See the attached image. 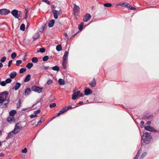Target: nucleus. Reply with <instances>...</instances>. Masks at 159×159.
I'll return each mask as SVG.
<instances>
[{
    "label": "nucleus",
    "instance_id": "f257e3e1",
    "mask_svg": "<svg viewBox=\"0 0 159 159\" xmlns=\"http://www.w3.org/2000/svg\"><path fill=\"white\" fill-rule=\"evenodd\" d=\"M8 94V93L7 91H5L3 92L0 94V103H3L7 98Z\"/></svg>",
    "mask_w": 159,
    "mask_h": 159
},
{
    "label": "nucleus",
    "instance_id": "f03ea898",
    "mask_svg": "<svg viewBox=\"0 0 159 159\" xmlns=\"http://www.w3.org/2000/svg\"><path fill=\"white\" fill-rule=\"evenodd\" d=\"M68 54L69 52L68 51L65 52L63 57L62 65L64 69H65L66 68V64L67 62Z\"/></svg>",
    "mask_w": 159,
    "mask_h": 159
},
{
    "label": "nucleus",
    "instance_id": "7ed1b4c3",
    "mask_svg": "<svg viewBox=\"0 0 159 159\" xmlns=\"http://www.w3.org/2000/svg\"><path fill=\"white\" fill-rule=\"evenodd\" d=\"M11 14L15 18L20 20L22 16V12L16 10H13L11 12Z\"/></svg>",
    "mask_w": 159,
    "mask_h": 159
},
{
    "label": "nucleus",
    "instance_id": "20e7f679",
    "mask_svg": "<svg viewBox=\"0 0 159 159\" xmlns=\"http://www.w3.org/2000/svg\"><path fill=\"white\" fill-rule=\"evenodd\" d=\"M151 136L148 133L144 134L142 136V139L146 144H148L151 141Z\"/></svg>",
    "mask_w": 159,
    "mask_h": 159
},
{
    "label": "nucleus",
    "instance_id": "39448f33",
    "mask_svg": "<svg viewBox=\"0 0 159 159\" xmlns=\"http://www.w3.org/2000/svg\"><path fill=\"white\" fill-rule=\"evenodd\" d=\"M21 128L22 126L20 122L17 123L15 125L14 129L11 132V134L13 133L14 134H16L20 132Z\"/></svg>",
    "mask_w": 159,
    "mask_h": 159
},
{
    "label": "nucleus",
    "instance_id": "423d86ee",
    "mask_svg": "<svg viewBox=\"0 0 159 159\" xmlns=\"http://www.w3.org/2000/svg\"><path fill=\"white\" fill-rule=\"evenodd\" d=\"M52 11L53 12V16L55 19H57L58 18L57 16L61 15L62 13L60 8H59V10L52 9Z\"/></svg>",
    "mask_w": 159,
    "mask_h": 159
},
{
    "label": "nucleus",
    "instance_id": "0eeeda50",
    "mask_svg": "<svg viewBox=\"0 0 159 159\" xmlns=\"http://www.w3.org/2000/svg\"><path fill=\"white\" fill-rule=\"evenodd\" d=\"M73 10L74 14L75 16L77 15L80 12V7L77 6L75 4H74Z\"/></svg>",
    "mask_w": 159,
    "mask_h": 159
},
{
    "label": "nucleus",
    "instance_id": "6e6552de",
    "mask_svg": "<svg viewBox=\"0 0 159 159\" xmlns=\"http://www.w3.org/2000/svg\"><path fill=\"white\" fill-rule=\"evenodd\" d=\"M31 89L32 91L38 93H40L42 92V88L39 87L34 86L32 87Z\"/></svg>",
    "mask_w": 159,
    "mask_h": 159
},
{
    "label": "nucleus",
    "instance_id": "1a4fd4ad",
    "mask_svg": "<svg viewBox=\"0 0 159 159\" xmlns=\"http://www.w3.org/2000/svg\"><path fill=\"white\" fill-rule=\"evenodd\" d=\"M10 13V11L6 9H0V14L2 15H7Z\"/></svg>",
    "mask_w": 159,
    "mask_h": 159
},
{
    "label": "nucleus",
    "instance_id": "9d476101",
    "mask_svg": "<svg viewBox=\"0 0 159 159\" xmlns=\"http://www.w3.org/2000/svg\"><path fill=\"white\" fill-rule=\"evenodd\" d=\"M67 111H68V108L67 107H65L63 108L57 114V115L53 117L52 119L54 118L56 116H60L61 115Z\"/></svg>",
    "mask_w": 159,
    "mask_h": 159
},
{
    "label": "nucleus",
    "instance_id": "9b49d317",
    "mask_svg": "<svg viewBox=\"0 0 159 159\" xmlns=\"http://www.w3.org/2000/svg\"><path fill=\"white\" fill-rule=\"evenodd\" d=\"M144 129L150 131L152 132H156L157 130L153 127L151 126H145L144 127Z\"/></svg>",
    "mask_w": 159,
    "mask_h": 159
},
{
    "label": "nucleus",
    "instance_id": "f8f14e48",
    "mask_svg": "<svg viewBox=\"0 0 159 159\" xmlns=\"http://www.w3.org/2000/svg\"><path fill=\"white\" fill-rule=\"evenodd\" d=\"M91 17V15L89 13L86 14L83 18V21L84 22H87L89 20Z\"/></svg>",
    "mask_w": 159,
    "mask_h": 159
},
{
    "label": "nucleus",
    "instance_id": "ddd939ff",
    "mask_svg": "<svg viewBox=\"0 0 159 159\" xmlns=\"http://www.w3.org/2000/svg\"><path fill=\"white\" fill-rule=\"evenodd\" d=\"M92 91L89 88H86L84 90V94L85 95H88L91 94Z\"/></svg>",
    "mask_w": 159,
    "mask_h": 159
},
{
    "label": "nucleus",
    "instance_id": "4468645a",
    "mask_svg": "<svg viewBox=\"0 0 159 159\" xmlns=\"http://www.w3.org/2000/svg\"><path fill=\"white\" fill-rule=\"evenodd\" d=\"M96 84V81L95 78H94L92 81L89 83V84L92 87H95Z\"/></svg>",
    "mask_w": 159,
    "mask_h": 159
},
{
    "label": "nucleus",
    "instance_id": "2eb2a0df",
    "mask_svg": "<svg viewBox=\"0 0 159 159\" xmlns=\"http://www.w3.org/2000/svg\"><path fill=\"white\" fill-rule=\"evenodd\" d=\"M80 91H78L77 92L74 93L72 95V99L73 100H75L76 99V97L80 95Z\"/></svg>",
    "mask_w": 159,
    "mask_h": 159
},
{
    "label": "nucleus",
    "instance_id": "dca6fc26",
    "mask_svg": "<svg viewBox=\"0 0 159 159\" xmlns=\"http://www.w3.org/2000/svg\"><path fill=\"white\" fill-rule=\"evenodd\" d=\"M55 23V20H50L48 23V26L50 27H52L54 24Z\"/></svg>",
    "mask_w": 159,
    "mask_h": 159
},
{
    "label": "nucleus",
    "instance_id": "f3484780",
    "mask_svg": "<svg viewBox=\"0 0 159 159\" xmlns=\"http://www.w3.org/2000/svg\"><path fill=\"white\" fill-rule=\"evenodd\" d=\"M31 75L30 74H28L24 80L25 82H27L29 81L30 79Z\"/></svg>",
    "mask_w": 159,
    "mask_h": 159
},
{
    "label": "nucleus",
    "instance_id": "a211bd4d",
    "mask_svg": "<svg viewBox=\"0 0 159 159\" xmlns=\"http://www.w3.org/2000/svg\"><path fill=\"white\" fill-rule=\"evenodd\" d=\"M20 84L18 82H17L15 86V87L13 88V89H14L15 90H17L19 88L20 86Z\"/></svg>",
    "mask_w": 159,
    "mask_h": 159
},
{
    "label": "nucleus",
    "instance_id": "6ab92c4d",
    "mask_svg": "<svg viewBox=\"0 0 159 159\" xmlns=\"http://www.w3.org/2000/svg\"><path fill=\"white\" fill-rule=\"evenodd\" d=\"M16 73L15 71H13L11 73V79L14 78L16 76Z\"/></svg>",
    "mask_w": 159,
    "mask_h": 159
},
{
    "label": "nucleus",
    "instance_id": "aec40b11",
    "mask_svg": "<svg viewBox=\"0 0 159 159\" xmlns=\"http://www.w3.org/2000/svg\"><path fill=\"white\" fill-rule=\"evenodd\" d=\"M58 83L61 85H63L65 84V81L61 79H59L58 81Z\"/></svg>",
    "mask_w": 159,
    "mask_h": 159
},
{
    "label": "nucleus",
    "instance_id": "412c9836",
    "mask_svg": "<svg viewBox=\"0 0 159 159\" xmlns=\"http://www.w3.org/2000/svg\"><path fill=\"white\" fill-rule=\"evenodd\" d=\"M16 113L17 112L16 110H13L11 111V117H14Z\"/></svg>",
    "mask_w": 159,
    "mask_h": 159
},
{
    "label": "nucleus",
    "instance_id": "4be33fe9",
    "mask_svg": "<svg viewBox=\"0 0 159 159\" xmlns=\"http://www.w3.org/2000/svg\"><path fill=\"white\" fill-rule=\"evenodd\" d=\"M62 48L61 44L57 46L56 47V50L58 51H60L62 50Z\"/></svg>",
    "mask_w": 159,
    "mask_h": 159
},
{
    "label": "nucleus",
    "instance_id": "5701e85b",
    "mask_svg": "<svg viewBox=\"0 0 159 159\" xmlns=\"http://www.w3.org/2000/svg\"><path fill=\"white\" fill-rule=\"evenodd\" d=\"M39 33H36L34 36L33 37V38L34 39V40H35L39 38Z\"/></svg>",
    "mask_w": 159,
    "mask_h": 159
},
{
    "label": "nucleus",
    "instance_id": "b1692460",
    "mask_svg": "<svg viewBox=\"0 0 159 159\" xmlns=\"http://www.w3.org/2000/svg\"><path fill=\"white\" fill-rule=\"evenodd\" d=\"M31 90L29 88L27 89L25 91V95H27L31 92Z\"/></svg>",
    "mask_w": 159,
    "mask_h": 159
},
{
    "label": "nucleus",
    "instance_id": "393cba45",
    "mask_svg": "<svg viewBox=\"0 0 159 159\" xmlns=\"http://www.w3.org/2000/svg\"><path fill=\"white\" fill-rule=\"evenodd\" d=\"M21 99L20 98H19L18 101V103H17L16 104V108L17 109L20 108L21 107Z\"/></svg>",
    "mask_w": 159,
    "mask_h": 159
},
{
    "label": "nucleus",
    "instance_id": "a878e982",
    "mask_svg": "<svg viewBox=\"0 0 159 159\" xmlns=\"http://www.w3.org/2000/svg\"><path fill=\"white\" fill-rule=\"evenodd\" d=\"M52 69L54 70H55L57 71H59L60 70L59 67L57 66H56L54 67H52Z\"/></svg>",
    "mask_w": 159,
    "mask_h": 159
},
{
    "label": "nucleus",
    "instance_id": "bb28decb",
    "mask_svg": "<svg viewBox=\"0 0 159 159\" xmlns=\"http://www.w3.org/2000/svg\"><path fill=\"white\" fill-rule=\"evenodd\" d=\"M32 61L34 63H37L38 61V59L36 57H33L32 59Z\"/></svg>",
    "mask_w": 159,
    "mask_h": 159
},
{
    "label": "nucleus",
    "instance_id": "cd10ccee",
    "mask_svg": "<svg viewBox=\"0 0 159 159\" xmlns=\"http://www.w3.org/2000/svg\"><path fill=\"white\" fill-rule=\"evenodd\" d=\"M33 66V64L31 63H28L26 66V67L28 69H30Z\"/></svg>",
    "mask_w": 159,
    "mask_h": 159
},
{
    "label": "nucleus",
    "instance_id": "c85d7f7f",
    "mask_svg": "<svg viewBox=\"0 0 159 159\" xmlns=\"http://www.w3.org/2000/svg\"><path fill=\"white\" fill-rule=\"evenodd\" d=\"M45 48H40L39 49V50L37 51V52H40L41 53H43L45 52Z\"/></svg>",
    "mask_w": 159,
    "mask_h": 159
},
{
    "label": "nucleus",
    "instance_id": "c756f323",
    "mask_svg": "<svg viewBox=\"0 0 159 159\" xmlns=\"http://www.w3.org/2000/svg\"><path fill=\"white\" fill-rule=\"evenodd\" d=\"M83 25L84 23L83 22L81 23L79 25V29L80 30H82Z\"/></svg>",
    "mask_w": 159,
    "mask_h": 159
},
{
    "label": "nucleus",
    "instance_id": "7c9ffc66",
    "mask_svg": "<svg viewBox=\"0 0 159 159\" xmlns=\"http://www.w3.org/2000/svg\"><path fill=\"white\" fill-rule=\"evenodd\" d=\"M26 71V69L25 68H21L19 70V72L20 74H22L24 72H25Z\"/></svg>",
    "mask_w": 159,
    "mask_h": 159
},
{
    "label": "nucleus",
    "instance_id": "2f4dec72",
    "mask_svg": "<svg viewBox=\"0 0 159 159\" xmlns=\"http://www.w3.org/2000/svg\"><path fill=\"white\" fill-rule=\"evenodd\" d=\"M20 30L23 31H24L25 30V25L24 24H22L21 25L20 27Z\"/></svg>",
    "mask_w": 159,
    "mask_h": 159
},
{
    "label": "nucleus",
    "instance_id": "473e14b6",
    "mask_svg": "<svg viewBox=\"0 0 159 159\" xmlns=\"http://www.w3.org/2000/svg\"><path fill=\"white\" fill-rule=\"evenodd\" d=\"M104 6L107 7H110L112 6V4L111 3H106L104 4Z\"/></svg>",
    "mask_w": 159,
    "mask_h": 159
},
{
    "label": "nucleus",
    "instance_id": "72a5a7b5",
    "mask_svg": "<svg viewBox=\"0 0 159 159\" xmlns=\"http://www.w3.org/2000/svg\"><path fill=\"white\" fill-rule=\"evenodd\" d=\"M16 56V54L15 52H13L11 55V57L12 59H14Z\"/></svg>",
    "mask_w": 159,
    "mask_h": 159
},
{
    "label": "nucleus",
    "instance_id": "f704fd0d",
    "mask_svg": "<svg viewBox=\"0 0 159 159\" xmlns=\"http://www.w3.org/2000/svg\"><path fill=\"white\" fill-rule=\"evenodd\" d=\"M48 58L49 57L48 56H45L43 58V61H46L48 60Z\"/></svg>",
    "mask_w": 159,
    "mask_h": 159
},
{
    "label": "nucleus",
    "instance_id": "c9c22d12",
    "mask_svg": "<svg viewBox=\"0 0 159 159\" xmlns=\"http://www.w3.org/2000/svg\"><path fill=\"white\" fill-rule=\"evenodd\" d=\"M77 107V106H75V105H72L71 106H70L69 107H67L68 108V110L69 109H72V108H75V107Z\"/></svg>",
    "mask_w": 159,
    "mask_h": 159
},
{
    "label": "nucleus",
    "instance_id": "e433bc0d",
    "mask_svg": "<svg viewBox=\"0 0 159 159\" xmlns=\"http://www.w3.org/2000/svg\"><path fill=\"white\" fill-rule=\"evenodd\" d=\"M9 138H10V132L8 134V135L6 137V139L4 140L3 141H2V142H6L7 140L9 139Z\"/></svg>",
    "mask_w": 159,
    "mask_h": 159
},
{
    "label": "nucleus",
    "instance_id": "4c0bfd02",
    "mask_svg": "<svg viewBox=\"0 0 159 159\" xmlns=\"http://www.w3.org/2000/svg\"><path fill=\"white\" fill-rule=\"evenodd\" d=\"M22 61L21 60H18L16 61V65L17 66H19V65L21 63Z\"/></svg>",
    "mask_w": 159,
    "mask_h": 159
},
{
    "label": "nucleus",
    "instance_id": "58836bf2",
    "mask_svg": "<svg viewBox=\"0 0 159 159\" xmlns=\"http://www.w3.org/2000/svg\"><path fill=\"white\" fill-rule=\"evenodd\" d=\"M52 83V80L49 79L47 82V84L48 85H50Z\"/></svg>",
    "mask_w": 159,
    "mask_h": 159
},
{
    "label": "nucleus",
    "instance_id": "ea45409f",
    "mask_svg": "<svg viewBox=\"0 0 159 159\" xmlns=\"http://www.w3.org/2000/svg\"><path fill=\"white\" fill-rule=\"evenodd\" d=\"M129 3L127 2H124L123 3V6L124 7H128L129 6Z\"/></svg>",
    "mask_w": 159,
    "mask_h": 159
},
{
    "label": "nucleus",
    "instance_id": "a19ab883",
    "mask_svg": "<svg viewBox=\"0 0 159 159\" xmlns=\"http://www.w3.org/2000/svg\"><path fill=\"white\" fill-rule=\"evenodd\" d=\"M56 106V104L55 103L51 104L49 105V107L50 108L55 107Z\"/></svg>",
    "mask_w": 159,
    "mask_h": 159
},
{
    "label": "nucleus",
    "instance_id": "79ce46f5",
    "mask_svg": "<svg viewBox=\"0 0 159 159\" xmlns=\"http://www.w3.org/2000/svg\"><path fill=\"white\" fill-rule=\"evenodd\" d=\"M147 155V153L146 152H144L143 154H142L140 159H143Z\"/></svg>",
    "mask_w": 159,
    "mask_h": 159
},
{
    "label": "nucleus",
    "instance_id": "37998d69",
    "mask_svg": "<svg viewBox=\"0 0 159 159\" xmlns=\"http://www.w3.org/2000/svg\"><path fill=\"white\" fill-rule=\"evenodd\" d=\"M6 59V58L5 57H3L1 58L0 61L2 62H3L5 61Z\"/></svg>",
    "mask_w": 159,
    "mask_h": 159
},
{
    "label": "nucleus",
    "instance_id": "c03bdc74",
    "mask_svg": "<svg viewBox=\"0 0 159 159\" xmlns=\"http://www.w3.org/2000/svg\"><path fill=\"white\" fill-rule=\"evenodd\" d=\"M46 24H44L43 26H42V27L41 28V29H42V31H40V32H43V30H44L45 28V26L46 25Z\"/></svg>",
    "mask_w": 159,
    "mask_h": 159
},
{
    "label": "nucleus",
    "instance_id": "a18cd8bd",
    "mask_svg": "<svg viewBox=\"0 0 159 159\" xmlns=\"http://www.w3.org/2000/svg\"><path fill=\"white\" fill-rule=\"evenodd\" d=\"M49 99V101H52L54 100V97L52 96L50 97Z\"/></svg>",
    "mask_w": 159,
    "mask_h": 159
},
{
    "label": "nucleus",
    "instance_id": "49530a36",
    "mask_svg": "<svg viewBox=\"0 0 159 159\" xmlns=\"http://www.w3.org/2000/svg\"><path fill=\"white\" fill-rule=\"evenodd\" d=\"M128 8L131 10H136L135 8L133 7H132L130 5L129 6Z\"/></svg>",
    "mask_w": 159,
    "mask_h": 159
},
{
    "label": "nucleus",
    "instance_id": "de8ad7c7",
    "mask_svg": "<svg viewBox=\"0 0 159 159\" xmlns=\"http://www.w3.org/2000/svg\"><path fill=\"white\" fill-rule=\"evenodd\" d=\"M40 111H41L40 110V109H39V110H38L37 111H34V113L35 114H36L37 115V114H39L40 112Z\"/></svg>",
    "mask_w": 159,
    "mask_h": 159
},
{
    "label": "nucleus",
    "instance_id": "09e8293b",
    "mask_svg": "<svg viewBox=\"0 0 159 159\" xmlns=\"http://www.w3.org/2000/svg\"><path fill=\"white\" fill-rule=\"evenodd\" d=\"M6 83L5 81H2L1 82V85L2 86H5L6 85Z\"/></svg>",
    "mask_w": 159,
    "mask_h": 159
},
{
    "label": "nucleus",
    "instance_id": "8fccbe9b",
    "mask_svg": "<svg viewBox=\"0 0 159 159\" xmlns=\"http://www.w3.org/2000/svg\"><path fill=\"white\" fill-rule=\"evenodd\" d=\"M16 120V119L14 118V117H11V122H15Z\"/></svg>",
    "mask_w": 159,
    "mask_h": 159
},
{
    "label": "nucleus",
    "instance_id": "3c124183",
    "mask_svg": "<svg viewBox=\"0 0 159 159\" xmlns=\"http://www.w3.org/2000/svg\"><path fill=\"white\" fill-rule=\"evenodd\" d=\"M21 152L24 153H26L27 152V149L26 148H25L24 149L21 151Z\"/></svg>",
    "mask_w": 159,
    "mask_h": 159
},
{
    "label": "nucleus",
    "instance_id": "603ef678",
    "mask_svg": "<svg viewBox=\"0 0 159 159\" xmlns=\"http://www.w3.org/2000/svg\"><path fill=\"white\" fill-rule=\"evenodd\" d=\"M5 81L6 84L10 83V78L7 79Z\"/></svg>",
    "mask_w": 159,
    "mask_h": 159
},
{
    "label": "nucleus",
    "instance_id": "864d4df0",
    "mask_svg": "<svg viewBox=\"0 0 159 159\" xmlns=\"http://www.w3.org/2000/svg\"><path fill=\"white\" fill-rule=\"evenodd\" d=\"M37 116V115L36 114H34V115H30V117L31 118H33L36 117Z\"/></svg>",
    "mask_w": 159,
    "mask_h": 159
},
{
    "label": "nucleus",
    "instance_id": "5fc2aeb1",
    "mask_svg": "<svg viewBox=\"0 0 159 159\" xmlns=\"http://www.w3.org/2000/svg\"><path fill=\"white\" fill-rule=\"evenodd\" d=\"M42 1L43 2L46 3L48 4V5L50 4V2L48 0H42Z\"/></svg>",
    "mask_w": 159,
    "mask_h": 159
},
{
    "label": "nucleus",
    "instance_id": "6e6d98bb",
    "mask_svg": "<svg viewBox=\"0 0 159 159\" xmlns=\"http://www.w3.org/2000/svg\"><path fill=\"white\" fill-rule=\"evenodd\" d=\"M9 116H8L7 119V121L9 122H10V111L9 112Z\"/></svg>",
    "mask_w": 159,
    "mask_h": 159
},
{
    "label": "nucleus",
    "instance_id": "4d7b16f0",
    "mask_svg": "<svg viewBox=\"0 0 159 159\" xmlns=\"http://www.w3.org/2000/svg\"><path fill=\"white\" fill-rule=\"evenodd\" d=\"M49 68V67L48 66H44V67L43 68H42V69L43 70H47Z\"/></svg>",
    "mask_w": 159,
    "mask_h": 159
},
{
    "label": "nucleus",
    "instance_id": "13d9d810",
    "mask_svg": "<svg viewBox=\"0 0 159 159\" xmlns=\"http://www.w3.org/2000/svg\"><path fill=\"white\" fill-rule=\"evenodd\" d=\"M152 117V116H147L146 119H147L148 120V119H150V118H151Z\"/></svg>",
    "mask_w": 159,
    "mask_h": 159
},
{
    "label": "nucleus",
    "instance_id": "bf43d9fd",
    "mask_svg": "<svg viewBox=\"0 0 159 159\" xmlns=\"http://www.w3.org/2000/svg\"><path fill=\"white\" fill-rule=\"evenodd\" d=\"M78 104L82 105L83 104V102L82 101H80L78 103Z\"/></svg>",
    "mask_w": 159,
    "mask_h": 159
},
{
    "label": "nucleus",
    "instance_id": "052dcab7",
    "mask_svg": "<svg viewBox=\"0 0 159 159\" xmlns=\"http://www.w3.org/2000/svg\"><path fill=\"white\" fill-rule=\"evenodd\" d=\"M27 12L25 13V19H27Z\"/></svg>",
    "mask_w": 159,
    "mask_h": 159
},
{
    "label": "nucleus",
    "instance_id": "680f3d73",
    "mask_svg": "<svg viewBox=\"0 0 159 159\" xmlns=\"http://www.w3.org/2000/svg\"><path fill=\"white\" fill-rule=\"evenodd\" d=\"M150 124H151V122L150 121H148L147 123H146V124L147 125H150Z\"/></svg>",
    "mask_w": 159,
    "mask_h": 159
},
{
    "label": "nucleus",
    "instance_id": "e2e57ef3",
    "mask_svg": "<svg viewBox=\"0 0 159 159\" xmlns=\"http://www.w3.org/2000/svg\"><path fill=\"white\" fill-rule=\"evenodd\" d=\"M55 6H54V5H52L51 6V8H52V9H54V8H55Z\"/></svg>",
    "mask_w": 159,
    "mask_h": 159
},
{
    "label": "nucleus",
    "instance_id": "0e129e2a",
    "mask_svg": "<svg viewBox=\"0 0 159 159\" xmlns=\"http://www.w3.org/2000/svg\"><path fill=\"white\" fill-rule=\"evenodd\" d=\"M4 156V154L2 153L0 154V157H3Z\"/></svg>",
    "mask_w": 159,
    "mask_h": 159
},
{
    "label": "nucleus",
    "instance_id": "69168bd1",
    "mask_svg": "<svg viewBox=\"0 0 159 159\" xmlns=\"http://www.w3.org/2000/svg\"><path fill=\"white\" fill-rule=\"evenodd\" d=\"M117 5H120V6H123V3H118V4Z\"/></svg>",
    "mask_w": 159,
    "mask_h": 159
},
{
    "label": "nucleus",
    "instance_id": "338daca9",
    "mask_svg": "<svg viewBox=\"0 0 159 159\" xmlns=\"http://www.w3.org/2000/svg\"><path fill=\"white\" fill-rule=\"evenodd\" d=\"M3 66V64L2 63H0V68L2 67Z\"/></svg>",
    "mask_w": 159,
    "mask_h": 159
},
{
    "label": "nucleus",
    "instance_id": "774afa93",
    "mask_svg": "<svg viewBox=\"0 0 159 159\" xmlns=\"http://www.w3.org/2000/svg\"><path fill=\"white\" fill-rule=\"evenodd\" d=\"M64 35H65V37H68V34L67 33H65Z\"/></svg>",
    "mask_w": 159,
    "mask_h": 159
}]
</instances>
